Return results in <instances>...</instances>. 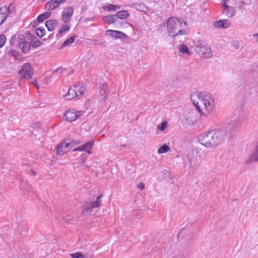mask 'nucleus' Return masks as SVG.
<instances>
[{"label": "nucleus", "instance_id": "obj_31", "mask_svg": "<svg viewBox=\"0 0 258 258\" xmlns=\"http://www.w3.org/2000/svg\"><path fill=\"white\" fill-rule=\"evenodd\" d=\"M45 30L43 27H39L35 29L36 34L40 38H42L45 35Z\"/></svg>", "mask_w": 258, "mask_h": 258}, {"label": "nucleus", "instance_id": "obj_16", "mask_svg": "<svg viewBox=\"0 0 258 258\" xmlns=\"http://www.w3.org/2000/svg\"><path fill=\"white\" fill-rule=\"evenodd\" d=\"M102 21L104 23L111 24L115 23L117 20L115 15H108L103 17Z\"/></svg>", "mask_w": 258, "mask_h": 258}, {"label": "nucleus", "instance_id": "obj_14", "mask_svg": "<svg viewBox=\"0 0 258 258\" xmlns=\"http://www.w3.org/2000/svg\"><path fill=\"white\" fill-rule=\"evenodd\" d=\"M224 8L223 13L228 17H232L235 13V9L231 6H228L227 4H223Z\"/></svg>", "mask_w": 258, "mask_h": 258}, {"label": "nucleus", "instance_id": "obj_37", "mask_svg": "<svg viewBox=\"0 0 258 258\" xmlns=\"http://www.w3.org/2000/svg\"><path fill=\"white\" fill-rule=\"evenodd\" d=\"M25 38H27L28 40L30 41L34 39V37L35 36L34 35L32 34L29 31L25 32L24 35Z\"/></svg>", "mask_w": 258, "mask_h": 258}, {"label": "nucleus", "instance_id": "obj_44", "mask_svg": "<svg viewBox=\"0 0 258 258\" xmlns=\"http://www.w3.org/2000/svg\"><path fill=\"white\" fill-rule=\"evenodd\" d=\"M12 55L15 57L16 59L17 58V56L18 55H20L21 54H20V53L16 51V50H13L12 52Z\"/></svg>", "mask_w": 258, "mask_h": 258}, {"label": "nucleus", "instance_id": "obj_50", "mask_svg": "<svg viewBox=\"0 0 258 258\" xmlns=\"http://www.w3.org/2000/svg\"><path fill=\"white\" fill-rule=\"evenodd\" d=\"M254 153H255V154L258 155V145L255 147Z\"/></svg>", "mask_w": 258, "mask_h": 258}, {"label": "nucleus", "instance_id": "obj_51", "mask_svg": "<svg viewBox=\"0 0 258 258\" xmlns=\"http://www.w3.org/2000/svg\"><path fill=\"white\" fill-rule=\"evenodd\" d=\"M39 23H38V21L37 22H34V24H33L32 27H34L36 26V25H38Z\"/></svg>", "mask_w": 258, "mask_h": 258}, {"label": "nucleus", "instance_id": "obj_55", "mask_svg": "<svg viewBox=\"0 0 258 258\" xmlns=\"http://www.w3.org/2000/svg\"><path fill=\"white\" fill-rule=\"evenodd\" d=\"M233 47H234V48H236V49H238V47L236 45H235V44H234V45H233Z\"/></svg>", "mask_w": 258, "mask_h": 258}, {"label": "nucleus", "instance_id": "obj_17", "mask_svg": "<svg viewBox=\"0 0 258 258\" xmlns=\"http://www.w3.org/2000/svg\"><path fill=\"white\" fill-rule=\"evenodd\" d=\"M70 29V26L66 24H62L60 26L58 32L56 35V38L57 39L60 38L64 35V32L69 31Z\"/></svg>", "mask_w": 258, "mask_h": 258}, {"label": "nucleus", "instance_id": "obj_20", "mask_svg": "<svg viewBox=\"0 0 258 258\" xmlns=\"http://www.w3.org/2000/svg\"><path fill=\"white\" fill-rule=\"evenodd\" d=\"M1 8H5L6 9L5 13L8 15V17L11 14H15L16 13L14 5L13 4H10L9 7L4 6L1 7Z\"/></svg>", "mask_w": 258, "mask_h": 258}, {"label": "nucleus", "instance_id": "obj_24", "mask_svg": "<svg viewBox=\"0 0 258 258\" xmlns=\"http://www.w3.org/2000/svg\"><path fill=\"white\" fill-rule=\"evenodd\" d=\"M117 20L118 18L124 19L129 16V14L126 10L118 11L115 15Z\"/></svg>", "mask_w": 258, "mask_h": 258}, {"label": "nucleus", "instance_id": "obj_39", "mask_svg": "<svg viewBox=\"0 0 258 258\" xmlns=\"http://www.w3.org/2000/svg\"><path fill=\"white\" fill-rule=\"evenodd\" d=\"M78 93L79 94V96H82L84 94L86 88L83 86H78Z\"/></svg>", "mask_w": 258, "mask_h": 258}, {"label": "nucleus", "instance_id": "obj_4", "mask_svg": "<svg viewBox=\"0 0 258 258\" xmlns=\"http://www.w3.org/2000/svg\"><path fill=\"white\" fill-rule=\"evenodd\" d=\"M195 51L204 57L210 58L213 56L212 52L209 45L205 41L200 40L197 41L195 47Z\"/></svg>", "mask_w": 258, "mask_h": 258}, {"label": "nucleus", "instance_id": "obj_26", "mask_svg": "<svg viewBox=\"0 0 258 258\" xmlns=\"http://www.w3.org/2000/svg\"><path fill=\"white\" fill-rule=\"evenodd\" d=\"M43 43L39 40V39L35 36L34 39L31 40L30 44L33 48H36L40 46Z\"/></svg>", "mask_w": 258, "mask_h": 258}, {"label": "nucleus", "instance_id": "obj_38", "mask_svg": "<svg viewBox=\"0 0 258 258\" xmlns=\"http://www.w3.org/2000/svg\"><path fill=\"white\" fill-rule=\"evenodd\" d=\"M167 124V121H164L159 125L158 128L160 131H163L166 128Z\"/></svg>", "mask_w": 258, "mask_h": 258}, {"label": "nucleus", "instance_id": "obj_53", "mask_svg": "<svg viewBox=\"0 0 258 258\" xmlns=\"http://www.w3.org/2000/svg\"><path fill=\"white\" fill-rule=\"evenodd\" d=\"M31 174L32 175H35L36 174V173H35V171L34 170H31Z\"/></svg>", "mask_w": 258, "mask_h": 258}, {"label": "nucleus", "instance_id": "obj_42", "mask_svg": "<svg viewBox=\"0 0 258 258\" xmlns=\"http://www.w3.org/2000/svg\"><path fill=\"white\" fill-rule=\"evenodd\" d=\"M16 41V36L13 35L10 40V45H14Z\"/></svg>", "mask_w": 258, "mask_h": 258}, {"label": "nucleus", "instance_id": "obj_58", "mask_svg": "<svg viewBox=\"0 0 258 258\" xmlns=\"http://www.w3.org/2000/svg\"><path fill=\"white\" fill-rule=\"evenodd\" d=\"M35 86H36L38 89H39V86H38V85H37V84H35Z\"/></svg>", "mask_w": 258, "mask_h": 258}, {"label": "nucleus", "instance_id": "obj_59", "mask_svg": "<svg viewBox=\"0 0 258 258\" xmlns=\"http://www.w3.org/2000/svg\"><path fill=\"white\" fill-rule=\"evenodd\" d=\"M52 35H53V34H51V35H49V36L48 37V38H51V37H52Z\"/></svg>", "mask_w": 258, "mask_h": 258}, {"label": "nucleus", "instance_id": "obj_36", "mask_svg": "<svg viewBox=\"0 0 258 258\" xmlns=\"http://www.w3.org/2000/svg\"><path fill=\"white\" fill-rule=\"evenodd\" d=\"M87 153H84L81 154V155L79 157V161L81 163H84L85 160L87 159L88 155Z\"/></svg>", "mask_w": 258, "mask_h": 258}, {"label": "nucleus", "instance_id": "obj_28", "mask_svg": "<svg viewBox=\"0 0 258 258\" xmlns=\"http://www.w3.org/2000/svg\"><path fill=\"white\" fill-rule=\"evenodd\" d=\"M75 36H72L70 38H67L62 44L61 47H66L73 43L75 39Z\"/></svg>", "mask_w": 258, "mask_h": 258}, {"label": "nucleus", "instance_id": "obj_15", "mask_svg": "<svg viewBox=\"0 0 258 258\" xmlns=\"http://www.w3.org/2000/svg\"><path fill=\"white\" fill-rule=\"evenodd\" d=\"M59 25L58 21L56 20H49L45 22V26L49 31H52Z\"/></svg>", "mask_w": 258, "mask_h": 258}, {"label": "nucleus", "instance_id": "obj_19", "mask_svg": "<svg viewBox=\"0 0 258 258\" xmlns=\"http://www.w3.org/2000/svg\"><path fill=\"white\" fill-rule=\"evenodd\" d=\"M108 86L106 83H103L100 87V94L103 97V100H105L108 94Z\"/></svg>", "mask_w": 258, "mask_h": 258}, {"label": "nucleus", "instance_id": "obj_27", "mask_svg": "<svg viewBox=\"0 0 258 258\" xmlns=\"http://www.w3.org/2000/svg\"><path fill=\"white\" fill-rule=\"evenodd\" d=\"M66 140H68V141L66 142L65 147H67L69 150L78 144V143L76 141L72 140L71 138L66 139Z\"/></svg>", "mask_w": 258, "mask_h": 258}, {"label": "nucleus", "instance_id": "obj_52", "mask_svg": "<svg viewBox=\"0 0 258 258\" xmlns=\"http://www.w3.org/2000/svg\"><path fill=\"white\" fill-rule=\"evenodd\" d=\"M253 36L255 38H256L258 40V33H256L255 34L253 35Z\"/></svg>", "mask_w": 258, "mask_h": 258}, {"label": "nucleus", "instance_id": "obj_21", "mask_svg": "<svg viewBox=\"0 0 258 258\" xmlns=\"http://www.w3.org/2000/svg\"><path fill=\"white\" fill-rule=\"evenodd\" d=\"M56 4L57 3L55 0L49 1L46 3L45 9L48 11L54 10L58 7Z\"/></svg>", "mask_w": 258, "mask_h": 258}, {"label": "nucleus", "instance_id": "obj_23", "mask_svg": "<svg viewBox=\"0 0 258 258\" xmlns=\"http://www.w3.org/2000/svg\"><path fill=\"white\" fill-rule=\"evenodd\" d=\"M179 50L182 53H186L188 55L192 54V52L189 50L188 47L184 44L182 43L179 47Z\"/></svg>", "mask_w": 258, "mask_h": 258}, {"label": "nucleus", "instance_id": "obj_22", "mask_svg": "<svg viewBox=\"0 0 258 258\" xmlns=\"http://www.w3.org/2000/svg\"><path fill=\"white\" fill-rule=\"evenodd\" d=\"M51 15V13L49 11H46L43 13L39 15L37 18V21L38 23H41L45 20L48 19Z\"/></svg>", "mask_w": 258, "mask_h": 258}, {"label": "nucleus", "instance_id": "obj_11", "mask_svg": "<svg viewBox=\"0 0 258 258\" xmlns=\"http://www.w3.org/2000/svg\"><path fill=\"white\" fill-rule=\"evenodd\" d=\"M187 158L188 161L189 166L192 168H195L198 164V161L197 157L195 156L194 151H189L187 154Z\"/></svg>", "mask_w": 258, "mask_h": 258}, {"label": "nucleus", "instance_id": "obj_8", "mask_svg": "<svg viewBox=\"0 0 258 258\" xmlns=\"http://www.w3.org/2000/svg\"><path fill=\"white\" fill-rule=\"evenodd\" d=\"M68 140H66V139H63L59 144L56 147V154L59 156H62L64 155L69 149L67 147H65L66 142Z\"/></svg>", "mask_w": 258, "mask_h": 258}, {"label": "nucleus", "instance_id": "obj_3", "mask_svg": "<svg viewBox=\"0 0 258 258\" xmlns=\"http://www.w3.org/2000/svg\"><path fill=\"white\" fill-rule=\"evenodd\" d=\"M167 29L171 37L186 34V23L175 17H171L167 21Z\"/></svg>", "mask_w": 258, "mask_h": 258}, {"label": "nucleus", "instance_id": "obj_35", "mask_svg": "<svg viewBox=\"0 0 258 258\" xmlns=\"http://www.w3.org/2000/svg\"><path fill=\"white\" fill-rule=\"evenodd\" d=\"M7 41V37L4 34L0 35V48L5 44Z\"/></svg>", "mask_w": 258, "mask_h": 258}, {"label": "nucleus", "instance_id": "obj_61", "mask_svg": "<svg viewBox=\"0 0 258 258\" xmlns=\"http://www.w3.org/2000/svg\"><path fill=\"white\" fill-rule=\"evenodd\" d=\"M24 232H24V234H26V232H27V230H26V231H24Z\"/></svg>", "mask_w": 258, "mask_h": 258}, {"label": "nucleus", "instance_id": "obj_33", "mask_svg": "<svg viewBox=\"0 0 258 258\" xmlns=\"http://www.w3.org/2000/svg\"><path fill=\"white\" fill-rule=\"evenodd\" d=\"M170 150V148L166 145L164 144L158 149V153L163 154L167 152Z\"/></svg>", "mask_w": 258, "mask_h": 258}, {"label": "nucleus", "instance_id": "obj_54", "mask_svg": "<svg viewBox=\"0 0 258 258\" xmlns=\"http://www.w3.org/2000/svg\"><path fill=\"white\" fill-rule=\"evenodd\" d=\"M229 0H223V4H226V2H228Z\"/></svg>", "mask_w": 258, "mask_h": 258}, {"label": "nucleus", "instance_id": "obj_41", "mask_svg": "<svg viewBox=\"0 0 258 258\" xmlns=\"http://www.w3.org/2000/svg\"><path fill=\"white\" fill-rule=\"evenodd\" d=\"M148 8L144 5H142V4H140L139 5V8L138 9V10H140V11H145L146 9H147Z\"/></svg>", "mask_w": 258, "mask_h": 258}, {"label": "nucleus", "instance_id": "obj_9", "mask_svg": "<svg viewBox=\"0 0 258 258\" xmlns=\"http://www.w3.org/2000/svg\"><path fill=\"white\" fill-rule=\"evenodd\" d=\"M74 13V10L72 7H67L62 12V20L64 23L70 22Z\"/></svg>", "mask_w": 258, "mask_h": 258}, {"label": "nucleus", "instance_id": "obj_18", "mask_svg": "<svg viewBox=\"0 0 258 258\" xmlns=\"http://www.w3.org/2000/svg\"><path fill=\"white\" fill-rule=\"evenodd\" d=\"M18 47L21 49V51L23 53L26 54L30 51L31 48V44L30 42L26 41L23 43L20 44Z\"/></svg>", "mask_w": 258, "mask_h": 258}, {"label": "nucleus", "instance_id": "obj_46", "mask_svg": "<svg viewBox=\"0 0 258 258\" xmlns=\"http://www.w3.org/2000/svg\"><path fill=\"white\" fill-rule=\"evenodd\" d=\"M66 1L67 0H55V1L56 2V4L58 5V6L66 2Z\"/></svg>", "mask_w": 258, "mask_h": 258}, {"label": "nucleus", "instance_id": "obj_12", "mask_svg": "<svg viewBox=\"0 0 258 258\" xmlns=\"http://www.w3.org/2000/svg\"><path fill=\"white\" fill-rule=\"evenodd\" d=\"M79 89L78 85L75 86L74 88H70L66 94L64 95V97L66 100H71L75 98L76 97L79 96L78 93V90Z\"/></svg>", "mask_w": 258, "mask_h": 258}, {"label": "nucleus", "instance_id": "obj_29", "mask_svg": "<svg viewBox=\"0 0 258 258\" xmlns=\"http://www.w3.org/2000/svg\"><path fill=\"white\" fill-rule=\"evenodd\" d=\"M120 7L119 6L108 4L107 6L103 7V9L106 10L108 11H115L116 10L119 9Z\"/></svg>", "mask_w": 258, "mask_h": 258}, {"label": "nucleus", "instance_id": "obj_45", "mask_svg": "<svg viewBox=\"0 0 258 258\" xmlns=\"http://www.w3.org/2000/svg\"><path fill=\"white\" fill-rule=\"evenodd\" d=\"M84 151V149H83L82 146L78 147L77 148H76L73 150V152H75V151Z\"/></svg>", "mask_w": 258, "mask_h": 258}, {"label": "nucleus", "instance_id": "obj_34", "mask_svg": "<svg viewBox=\"0 0 258 258\" xmlns=\"http://www.w3.org/2000/svg\"><path fill=\"white\" fill-rule=\"evenodd\" d=\"M185 124L188 125H192L194 124V121L191 119V117L189 115H187L183 120Z\"/></svg>", "mask_w": 258, "mask_h": 258}, {"label": "nucleus", "instance_id": "obj_5", "mask_svg": "<svg viewBox=\"0 0 258 258\" xmlns=\"http://www.w3.org/2000/svg\"><path fill=\"white\" fill-rule=\"evenodd\" d=\"M103 196V195H99L97 197L95 201L91 202H86L83 206L82 213L84 215H88L93 209L99 207L101 203V199Z\"/></svg>", "mask_w": 258, "mask_h": 258}, {"label": "nucleus", "instance_id": "obj_47", "mask_svg": "<svg viewBox=\"0 0 258 258\" xmlns=\"http://www.w3.org/2000/svg\"><path fill=\"white\" fill-rule=\"evenodd\" d=\"M138 187L141 189V190H143L145 189V184L144 183H142V182H140L139 185H138Z\"/></svg>", "mask_w": 258, "mask_h": 258}, {"label": "nucleus", "instance_id": "obj_1", "mask_svg": "<svg viewBox=\"0 0 258 258\" xmlns=\"http://www.w3.org/2000/svg\"><path fill=\"white\" fill-rule=\"evenodd\" d=\"M225 133L221 130H210L200 136V143L207 148H212L220 144L224 139Z\"/></svg>", "mask_w": 258, "mask_h": 258}, {"label": "nucleus", "instance_id": "obj_62", "mask_svg": "<svg viewBox=\"0 0 258 258\" xmlns=\"http://www.w3.org/2000/svg\"><path fill=\"white\" fill-rule=\"evenodd\" d=\"M59 70V69H57L56 71H58Z\"/></svg>", "mask_w": 258, "mask_h": 258}, {"label": "nucleus", "instance_id": "obj_57", "mask_svg": "<svg viewBox=\"0 0 258 258\" xmlns=\"http://www.w3.org/2000/svg\"><path fill=\"white\" fill-rule=\"evenodd\" d=\"M32 83H33L34 85H35V84H36V80H35V81H34V82H33Z\"/></svg>", "mask_w": 258, "mask_h": 258}, {"label": "nucleus", "instance_id": "obj_32", "mask_svg": "<svg viewBox=\"0 0 258 258\" xmlns=\"http://www.w3.org/2000/svg\"><path fill=\"white\" fill-rule=\"evenodd\" d=\"M25 37L23 34H18L17 37H16V41L18 47L21 44L23 43L24 42L26 41Z\"/></svg>", "mask_w": 258, "mask_h": 258}, {"label": "nucleus", "instance_id": "obj_13", "mask_svg": "<svg viewBox=\"0 0 258 258\" xmlns=\"http://www.w3.org/2000/svg\"><path fill=\"white\" fill-rule=\"evenodd\" d=\"M230 25V23L228 20L223 19L216 21L214 23V26L220 29H225L228 28Z\"/></svg>", "mask_w": 258, "mask_h": 258}, {"label": "nucleus", "instance_id": "obj_40", "mask_svg": "<svg viewBox=\"0 0 258 258\" xmlns=\"http://www.w3.org/2000/svg\"><path fill=\"white\" fill-rule=\"evenodd\" d=\"M70 256L72 258H81L82 256V253L80 252H77L74 253H71Z\"/></svg>", "mask_w": 258, "mask_h": 258}, {"label": "nucleus", "instance_id": "obj_48", "mask_svg": "<svg viewBox=\"0 0 258 258\" xmlns=\"http://www.w3.org/2000/svg\"><path fill=\"white\" fill-rule=\"evenodd\" d=\"M172 258H186V257L184 256H183L182 254H178L175 255Z\"/></svg>", "mask_w": 258, "mask_h": 258}, {"label": "nucleus", "instance_id": "obj_60", "mask_svg": "<svg viewBox=\"0 0 258 258\" xmlns=\"http://www.w3.org/2000/svg\"><path fill=\"white\" fill-rule=\"evenodd\" d=\"M23 231H22V232H21V235H24V234L23 233Z\"/></svg>", "mask_w": 258, "mask_h": 258}, {"label": "nucleus", "instance_id": "obj_2", "mask_svg": "<svg viewBox=\"0 0 258 258\" xmlns=\"http://www.w3.org/2000/svg\"><path fill=\"white\" fill-rule=\"evenodd\" d=\"M195 98H197L204 103L206 109L208 112H211L213 111L215 105V101L210 93L195 91L191 95V101L193 102L199 112L202 113V111L200 106L195 101Z\"/></svg>", "mask_w": 258, "mask_h": 258}, {"label": "nucleus", "instance_id": "obj_6", "mask_svg": "<svg viewBox=\"0 0 258 258\" xmlns=\"http://www.w3.org/2000/svg\"><path fill=\"white\" fill-rule=\"evenodd\" d=\"M81 115V111H76L75 109L71 108L66 112L63 119L66 121L71 122L77 119Z\"/></svg>", "mask_w": 258, "mask_h": 258}, {"label": "nucleus", "instance_id": "obj_43", "mask_svg": "<svg viewBox=\"0 0 258 258\" xmlns=\"http://www.w3.org/2000/svg\"><path fill=\"white\" fill-rule=\"evenodd\" d=\"M252 70L253 72L258 73V63L253 65Z\"/></svg>", "mask_w": 258, "mask_h": 258}, {"label": "nucleus", "instance_id": "obj_56", "mask_svg": "<svg viewBox=\"0 0 258 258\" xmlns=\"http://www.w3.org/2000/svg\"><path fill=\"white\" fill-rule=\"evenodd\" d=\"M81 258H88V257L82 254V256Z\"/></svg>", "mask_w": 258, "mask_h": 258}, {"label": "nucleus", "instance_id": "obj_49", "mask_svg": "<svg viewBox=\"0 0 258 258\" xmlns=\"http://www.w3.org/2000/svg\"><path fill=\"white\" fill-rule=\"evenodd\" d=\"M233 124H234V123H230L228 124V125L227 126V128H229V132H232V131L230 130V128H231V126H233Z\"/></svg>", "mask_w": 258, "mask_h": 258}, {"label": "nucleus", "instance_id": "obj_25", "mask_svg": "<svg viewBox=\"0 0 258 258\" xmlns=\"http://www.w3.org/2000/svg\"><path fill=\"white\" fill-rule=\"evenodd\" d=\"M94 144V142L93 141H89V142L86 143L84 145L82 146L84 151H86L88 154H91V151L90 149L93 146Z\"/></svg>", "mask_w": 258, "mask_h": 258}, {"label": "nucleus", "instance_id": "obj_7", "mask_svg": "<svg viewBox=\"0 0 258 258\" xmlns=\"http://www.w3.org/2000/svg\"><path fill=\"white\" fill-rule=\"evenodd\" d=\"M33 69L29 63H26L22 66V69L19 73L21 75L22 78L29 79L33 74Z\"/></svg>", "mask_w": 258, "mask_h": 258}, {"label": "nucleus", "instance_id": "obj_10", "mask_svg": "<svg viewBox=\"0 0 258 258\" xmlns=\"http://www.w3.org/2000/svg\"><path fill=\"white\" fill-rule=\"evenodd\" d=\"M106 35L114 38L115 39L127 38L128 36L121 31L113 30H108L105 31Z\"/></svg>", "mask_w": 258, "mask_h": 258}, {"label": "nucleus", "instance_id": "obj_30", "mask_svg": "<svg viewBox=\"0 0 258 258\" xmlns=\"http://www.w3.org/2000/svg\"><path fill=\"white\" fill-rule=\"evenodd\" d=\"M254 162H258V155L253 152L247 160L246 163L250 164Z\"/></svg>", "mask_w": 258, "mask_h": 258}]
</instances>
